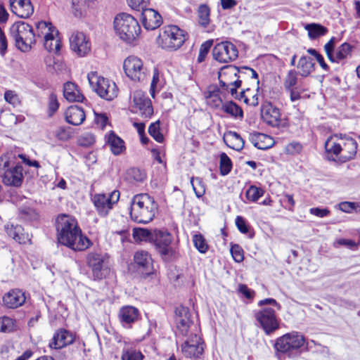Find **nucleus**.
<instances>
[{"label": "nucleus", "instance_id": "nucleus-59", "mask_svg": "<svg viewBox=\"0 0 360 360\" xmlns=\"http://www.w3.org/2000/svg\"><path fill=\"white\" fill-rule=\"evenodd\" d=\"M307 52L314 56L317 60V62L319 63L320 66L326 71L329 70V66L326 63L324 58L322 55H321L316 50L314 49H309L307 50Z\"/></svg>", "mask_w": 360, "mask_h": 360}, {"label": "nucleus", "instance_id": "nucleus-46", "mask_svg": "<svg viewBox=\"0 0 360 360\" xmlns=\"http://www.w3.org/2000/svg\"><path fill=\"white\" fill-rule=\"evenodd\" d=\"M127 179L131 181L142 182L146 179V174L139 168L129 169L127 173Z\"/></svg>", "mask_w": 360, "mask_h": 360}, {"label": "nucleus", "instance_id": "nucleus-4", "mask_svg": "<svg viewBox=\"0 0 360 360\" xmlns=\"http://www.w3.org/2000/svg\"><path fill=\"white\" fill-rule=\"evenodd\" d=\"M238 73L240 71L236 66L226 65L222 68L219 72V86L224 93H229L234 98L248 103L249 98L246 94L250 91V89L242 90L239 94L237 92V89L242 84L240 79L236 78Z\"/></svg>", "mask_w": 360, "mask_h": 360}, {"label": "nucleus", "instance_id": "nucleus-50", "mask_svg": "<svg viewBox=\"0 0 360 360\" xmlns=\"http://www.w3.org/2000/svg\"><path fill=\"white\" fill-rule=\"evenodd\" d=\"M191 184L197 198H201L205 193V188L202 180L200 178H192Z\"/></svg>", "mask_w": 360, "mask_h": 360}, {"label": "nucleus", "instance_id": "nucleus-37", "mask_svg": "<svg viewBox=\"0 0 360 360\" xmlns=\"http://www.w3.org/2000/svg\"><path fill=\"white\" fill-rule=\"evenodd\" d=\"M314 63L307 56H302L297 63V68L300 70L298 73L302 77H308L314 70Z\"/></svg>", "mask_w": 360, "mask_h": 360}, {"label": "nucleus", "instance_id": "nucleus-42", "mask_svg": "<svg viewBox=\"0 0 360 360\" xmlns=\"http://www.w3.org/2000/svg\"><path fill=\"white\" fill-rule=\"evenodd\" d=\"M126 347L123 348L122 352V360H143L144 356L140 351H137L131 347H129L127 343Z\"/></svg>", "mask_w": 360, "mask_h": 360}, {"label": "nucleus", "instance_id": "nucleus-26", "mask_svg": "<svg viewBox=\"0 0 360 360\" xmlns=\"http://www.w3.org/2000/svg\"><path fill=\"white\" fill-rule=\"evenodd\" d=\"M118 316L122 325L125 328H130L132 323L138 321L140 313L137 308L127 305L120 309Z\"/></svg>", "mask_w": 360, "mask_h": 360}, {"label": "nucleus", "instance_id": "nucleus-20", "mask_svg": "<svg viewBox=\"0 0 360 360\" xmlns=\"http://www.w3.org/2000/svg\"><path fill=\"white\" fill-rule=\"evenodd\" d=\"M71 50L79 56H86L91 50V44L83 32H74L70 37Z\"/></svg>", "mask_w": 360, "mask_h": 360}, {"label": "nucleus", "instance_id": "nucleus-6", "mask_svg": "<svg viewBox=\"0 0 360 360\" xmlns=\"http://www.w3.org/2000/svg\"><path fill=\"white\" fill-rule=\"evenodd\" d=\"M306 338L299 332L288 333L276 340L274 349L277 355L285 354L288 357L300 355L304 350Z\"/></svg>", "mask_w": 360, "mask_h": 360}, {"label": "nucleus", "instance_id": "nucleus-7", "mask_svg": "<svg viewBox=\"0 0 360 360\" xmlns=\"http://www.w3.org/2000/svg\"><path fill=\"white\" fill-rule=\"evenodd\" d=\"M0 177L6 186L19 187L23 181L22 166L6 155L0 158Z\"/></svg>", "mask_w": 360, "mask_h": 360}, {"label": "nucleus", "instance_id": "nucleus-43", "mask_svg": "<svg viewBox=\"0 0 360 360\" xmlns=\"http://www.w3.org/2000/svg\"><path fill=\"white\" fill-rule=\"evenodd\" d=\"M36 28L37 31V37H46V33L49 32H56V34H58V31L55 28L53 25L49 22L46 21H40L38 22L36 25Z\"/></svg>", "mask_w": 360, "mask_h": 360}, {"label": "nucleus", "instance_id": "nucleus-48", "mask_svg": "<svg viewBox=\"0 0 360 360\" xmlns=\"http://www.w3.org/2000/svg\"><path fill=\"white\" fill-rule=\"evenodd\" d=\"M264 191L262 188L255 186H250L246 191L245 195L249 200L255 202L264 195Z\"/></svg>", "mask_w": 360, "mask_h": 360}, {"label": "nucleus", "instance_id": "nucleus-19", "mask_svg": "<svg viewBox=\"0 0 360 360\" xmlns=\"http://www.w3.org/2000/svg\"><path fill=\"white\" fill-rule=\"evenodd\" d=\"M26 300L25 292L19 288L9 290L2 296V306L9 309L22 307Z\"/></svg>", "mask_w": 360, "mask_h": 360}, {"label": "nucleus", "instance_id": "nucleus-31", "mask_svg": "<svg viewBox=\"0 0 360 360\" xmlns=\"http://www.w3.org/2000/svg\"><path fill=\"white\" fill-rule=\"evenodd\" d=\"M5 230L8 236L20 244H25L30 241L28 233H24V229L20 225L6 224Z\"/></svg>", "mask_w": 360, "mask_h": 360}, {"label": "nucleus", "instance_id": "nucleus-58", "mask_svg": "<svg viewBox=\"0 0 360 360\" xmlns=\"http://www.w3.org/2000/svg\"><path fill=\"white\" fill-rule=\"evenodd\" d=\"M78 142L82 146L89 147L94 143L95 137L91 133H86L79 138Z\"/></svg>", "mask_w": 360, "mask_h": 360}, {"label": "nucleus", "instance_id": "nucleus-27", "mask_svg": "<svg viewBox=\"0 0 360 360\" xmlns=\"http://www.w3.org/2000/svg\"><path fill=\"white\" fill-rule=\"evenodd\" d=\"M74 342V336L65 329L58 330L53 335L51 341L49 342V347L51 349H61Z\"/></svg>", "mask_w": 360, "mask_h": 360}, {"label": "nucleus", "instance_id": "nucleus-16", "mask_svg": "<svg viewBox=\"0 0 360 360\" xmlns=\"http://www.w3.org/2000/svg\"><path fill=\"white\" fill-rule=\"evenodd\" d=\"M213 58L222 63L235 60L238 56L236 46L230 41H222L217 44L212 52Z\"/></svg>", "mask_w": 360, "mask_h": 360}, {"label": "nucleus", "instance_id": "nucleus-1", "mask_svg": "<svg viewBox=\"0 0 360 360\" xmlns=\"http://www.w3.org/2000/svg\"><path fill=\"white\" fill-rule=\"evenodd\" d=\"M175 322L178 331L186 338L181 346L182 354L191 360L202 359L205 344L200 327L191 319L188 307L180 305L176 308Z\"/></svg>", "mask_w": 360, "mask_h": 360}, {"label": "nucleus", "instance_id": "nucleus-64", "mask_svg": "<svg viewBox=\"0 0 360 360\" xmlns=\"http://www.w3.org/2000/svg\"><path fill=\"white\" fill-rule=\"evenodd\" d=\"M335 45V38L333 37L324 46V50L328 59H331L332 58V54L334 52Z\"/></svg>", "mask_w": 360, "mask_h": 360}, {"label": "nucleus", "instance_id": "nucleus-9", "mask_svg": "<svg viewBox=\"0 0 360 360\" xmlns=\"http://www.w3.org/2000/svg\"><path fill=\"white\" fill-rule=\"evenodd\" d=\"M185 40L184 31L176 25L165 26L158 38L160 46L167 50H176L180 48Z\"/></svg>", "mask_w": 360, "mask_h": 360}, {"label": "nucleus", "instance_id": "nucleus-10", "mask_svg": "<svg viewBox=\"0 0 360 360\" xmlns=\"http://www.w3.org/2000/svg\"><path fill=\"white\" fill-rule=\"evenodd\" d=\"M87 78L92 90L101 97L112 101L117 95V89L115 82L98 75L95 72L88 74Z\"/></svg>", "mask_w": 360, "mask_h": 360}, {"label": "nucleus", "instance_id": "nucleus-5", "mask_svg": "<svg viewBox=\"0 0 360 360\" xmlns=\"http://www.w3.org/2000/svg\"><path fill=\"white\" fill-rule=\"evenodd\" d=\"M114 29L120 39L127 44H132L139 37L141 29L137 20L130 14L121 13L114 19Z\"/></svg>", "mask_w": 360, "mask_h": 360}, {"label": "nucleus", "instance_id": "nucleus-51", "mask_svg": "<svg viewBox=\"0 0 360 360\" xmlns=\"http://www.w3.org/2000/svg\"><path fill=\"white\" fill-rule=\"evenodd\" d=\"M15 321L8 316L0 317V331L4 333L11 332L14 328Z\"/></svg>", "mask_w": 360, "mask_h": 360}, {"label": "nucleus", "instance_id": "nucleus-8", "mask_svg": "<svg viewBox=\"0 0 360 360\" xmlns=\"http://www.w3.org/2000/svg\"><path fill=\"white\" fill-rule=\"evenodd\" d=\"M11 36L16 47L22 52L29 51L36 43V35L31 25L23 22H16L10 28Z\"/></svg>", "mask_w": 360, "mask_h": 360}, {"label": "nucleus", "instance_id": "nucleus-57", "mask_svg": "<svg viewBox=\"0 0 360 360\" xmlns=\"http://www.w3.org/2000/svg\"><path fill=\"white\" fill-rule=\"evenodd\" d=\"M302 150V146L301 143L297 141H292L288 145H286L285 148V151L288 155H297L301 153Z\"/></svg>", "mask_w": 360, "mask_h": 360}, {"label": "nucleus", "instance_id": "nucleus-29", "mask_svg": "<svg viewBox=\"0 0 360 360\" xmlns=\"http://www.w3.org/2000/svg\"><path fill=\"white\" fill-rule=\"evenodd\" d=\"M250 141L258 149L266 150L274 144L273 138L265 134L253 132L249 134Z\"/></svg>", "mask_w": 360, "mask_h": 360}, {"label": "nucleus", "instance_id": "nucleus-45", "mask_svg": "<svg viewBox=\"0 0 360 360\" xmlns=\"http://www.w3.org/2000/svg\"><path fill=\"white\" fill-rule=\"evenodd\" d=\"M193 242L195 248L200 253H205L208 250L209 245L201 233L195 234L193 236Z\"/></svg>", "mask_w": 360, "mask_h": 360}, {"label": "nucleus", "instance_id": "nucleus-2", "mask_svg": "<svg viewBox=\"0 0 360 360\" xmlns=\"http://www.w3.org/2000/svg\"><path fill=\"white\" fill-rule=\"evenodd\" d=\"M57 238L59 243L75 251H84L92 243L82 235L77 221L69 215L62 214L56 219Z\"/></svg>", "mask_w": 360, "mask_h": 360}, {"label": "nucleus", "instance_id": "nucleus-56", "mask_svg": "<svg viewBox=\"0 0 360 360\" xmlns=\"http://www.w3.org/2000/svg\"><path fill=\"white\" fill-rule=\"evenodd\" d=\"M212 45V41H206L203 44H201L199 50V54L198 56V62L202 63L205 60L207 53L210 51V49Z\"/></svg>", "mask_w": 360, "mask_h": 360}, {"label": "nucleus", "instance_id": "nucleus-33", "mask_svg": "<svg viewBox=\"0 0 360 360\" xmlns=\"http://www.w3.org/2000/svg\"><path fill=\"white\" fill-rule=\"evenodd\" d=\"M63 96L70 102H82L84 96L80 93L75 83L68 82L64 84Z\"/></svg>", "mask_w": 360, "mask_h": 360}, {"label": "nucleus", "instance_id": "nucleus-35", "mask_svg": "<svg viewBox=\"0 0 360 360\" xmlns=\"http://www.w3.org/2000/svg\"><path fill=\"white\" fill-rule=\"evenodd\" d=\"M108 143L112 153L115 155H120L125 149L124 141L113 131H111L108 136Z\"/></svg>", "mask_w": 360, "mask_h": 360}, {"label": "nucleus", "instance_id": "nucleus-28", "mask_svg": "<svg viewBox=\"0 0 360 360\" xmlns=\"http://www.w3.org/2000/svg\"><path fill=\"white\" fill-rule=\"evenodd\" d=\"M197 22L199 26L206 30L207 32L214 30V26L211 25L210 8L207 4H200L197 10Z\"/></svg>", "mask_w": 360, "mask_h": 360}, {"label": "nucleus", "instance_id": "nucleus-32", "mask_svg": "<svg viewBox=\"0 0 360 360\" xmlns=\"http://www.w3.org/2000/svg\"><path fill=\"white\" fill-rule=\"evenodd\" d=\"M65 120L70 124L80 125L85 120V113L84 110L77 105L69 107L65 113Z\"/></svg>", "mask_w": 360, "mask_h": 360}, {"label": "nucleus", "instance_id": "nucleus-14", "mask_svg": "<svg viewBox=\"0 0 360 360\" xmlns=\"http://www.w3.org/2000/svg\"><path fill=\"white\" fill-rule=\"evenodd\" d=\"M255 317L267 335L272 334L280 328L276 311L270 307H264L256 311Z\"/></svg>", "mask_w": 360, "mask_h": 360}, {"label": "nucleus", "instance_id": "nucleus-15", "mask_svg": "<svg viewBox=\"0 0 360 360\" xmlns=\"http://www.w3.org/2000/svg\"><path fill=\"white\" fill-rule=\"evenodd\" d=\"M126 75L134 82H143L147 78V68L143 66V61L138 57L130 56L123 63Z\"/></svg>", "mask_w": 360, "mask_h": 360}, {"label": "nucleus", "instance_id": "nucleus-54", "mask_svg": "<svg viewBox=\"0 0 360 360\" xmlns=\"http://www.w3.org/2000/svg\"><path fill=\"white\" fill-rule=\"evenodd\" d=\"M207 104L213 108H221V105L224 104L221 97L218 92L213 91L210 94V96L207 97Z\"/></svg>", "mask_w": 360, "mask_h": 360}, {"label": "nucleus", "instance_id": "nucleus-60", "mask_svg": "<svg viewBox=\"0 0 360 360\" xmlns=\"http://www.w3.org/2000/svg\"><path fill=\"white\" fill-rule=\"evenodd\" d=\"M54 134L58 140L63 141L69 140L72 136L70 132L63 127H60L56 129Z\"/></svg>", "mask_w": 360, "mask_h": 360}, {"label": "nucleus", "instance_id": "nucleus-63", "mask_svg": "<svg viewBox=\"0 0 360 360\" xmlns=\"http://www.w3.org/2000/svg\"><path fill=\"white\" fill-rule=\"evenodd\" d=\"M236 225L238 229L242 233H247L249 231V226L247 224L245 219L240 216H238L236 218Z\"/></svg>", "mask_w": 360, "mask_h": 360}, {"label": "nucleus", "instance_id": "nucleus-12", "mask_svg": "<svg viewBox=\"0 0 360 360\" xmlns=\"http://www.w3.org/2000/svg\"><path fill=\"white\" fill-rule=\"evenodd\" d=\"M120 196V193L117 190L109 193H96L94 195L91 200L98 214L101 217H106L118 202Z\"/></svg>", "mask_w": 360, "mask_h": 360}, {"label": "nucleus", "instance_id": "nucleus-22", "mask_svg": "<svg viewBox=\"0 0 360 360\" xmlns=\"http://www.w3.org/2000/svg\"><path fill=\"white\" fill-rule=\"evenodd\" d=\"M341 155L340 161L345 162L354 158L357 150L356 141L349 136L340 134Z\"/></svg>", "mask_w": 360, "mask_h": 360}, {"label": "nucleus", "instance_id": "nucleus-17", "mask_svg": "<svg viewBox=\"0 0 360 360\" xmlns=\"http://www.w3.org/2000/svg\"><path fill=\"white\" fill-rule=\"evenodd\" d=\"M134 268L142 276H148L153 273V259L150 255L144 250H139L134 255Z\"/></svg>", "mask_w": 360, "mask_h": 360}, {"label": "nucleus", "instance_id": "nucleus-40", "mask_svg": "<svg viewBox=\"0 0 360 360\" xmlns=\"http://www.w3.org/2000/svg\"><path fill=\"white\" fill-rule=\"evenodd\" d=\"M304 28L307 30L309 37L311 39H315L319 37L324 36L328 32V29L326 27L316 23L307 24Z\"/></svg>", "mask_w": 360, "mask_h": 360}, {"label": "nucleus", "instance_id": "nucleus-25", "mask_svg": "<svg viewBox=\"0 0 360 360\" xmlns=\"http://www.w3.org/2000/svg\"><path fill=\"white\" fill-rule=\"evenodd\" d=\"M11 11L21 18H29L34 12L30 0H9Z\"/></svg>", "mask_w": 360, "mask_h": 360}, {"label": "nucleus", "instance_id": "nucleus-11", "mask_svg": "<svg viewBox=\"0 0 360 360\" xmlns=\"http://www.w3.org/2000/svg\"><path fill=\"white\" fill-rule=\"evenodd\" d=\"M86 264L91 270L94 280H102L110 272L109 260L106 254L89 252L86 256Z\"/></svg>", "mask_w": 360, "mask_h": 360}, {"label": "nucleus", "instance_id": "nucleus-30", "mask_svg": "<svg viewBox=\"0 0 360 360\" xmlns=\"http://www.w3.org/2000/svg\"><path fill=\"white\" fill-rule=\"evenodd\" d=\"M304 349L315 356L314 360H322L329 356V349L313 340L306 341Z\"/></svg>", "mask_w": 360, "mask_h": 360}, {"label": "nucleus", "instance_id": "nucleus-34", "mask_svg": "<svg viewBox=\"0 0 360 360\" xmlns=\"http://www.w3.org/2000/svg\"><path fill=\"white\" fill-rule=\"evenodd\" d=\"M44 46L49 52L58 53L61 47V42L58 34H56V32L46 33V37L44 38Z\"/></svg>", "mask_w": 360, "mask_h": 360}, {"label": "nucleus", "instance_id": "nucleus-24", "mask_svg": "<svg viewBox=\"0 0 360 360\" xmlns=\"http://www.w3.org/2000/svg\"><path fill=\"white\" fill-rule=\"evenodd\" d=\"M141 22L146 30H154L162 25V18L157 11L147 8L143 9Z\"/></svg>", "mask_w": 360, "mask_h": 360}, {"label": "nucleus", "instance_id": "nucleus-52", "mask_svg": "<svg viewBox=\"0 0 360 360\" xmlns=\"http://www.w3.org/2000/svg\"><path fill=\"white\" fill-rule=\"evenodd\" d=\"M20 217L27 221H33L38 219V214L37 212L30 207H23L19 211Z\"/></svg>", "mask_w": 360, "mask_h": 360}, {"label": "nucleus", "instance_id": "nucleus-47", "mask_svg": "<svg viewBox=\"0 0 360 360\" xmlns=\"http://www.w3.org/2000/svg\"><path fill=\"white\" fill-rule=\"evenodd\" d=\"M232 168V162L229 157L224 153L220 155V172L221 175L228 174Z\"/></svg>", "mask_w": 360, "mask_h": 360}, {"label": "nucleus", "instance_id": "nucleus-53", "mask_svg": "<svg viewBox=\"0 0 360 360\" xmlns=\"http://www.w3.org/2000/svg\"><path fill=\"white\" fill-rule=\"evenodd\" d=\"M59 102L54 93L50 94L48 102V115L52 117L59 108Z\"/></svg>", "mask_w": 360, "mask_h": 360}, {"label": "nucleus", "instance_id": "nucleus-41", "mask_svg": "<svg viewBox=\"0 0 360 360\" xmlns=\"http://www.w3.org/2000/svg\"><path fill=\"white\" fill-rule=\"evenodd\" d=\"M300 74L295 70H290L283 81V86L285 89H291L294 87H297L299 86V78L298 75Z\"/></svg>", "mask_w": 360, "mask_h": 360}, {"label": "nucleus", "instance_id": "nucleus-21", "mask_svg": "<svg viewBox=\"0 0 360 360\" xmlns=\"http://www.w3.org/2000/svg\"><path fill=\"white\" fill-rule=\"evenodd\" d=\"M133 102L142 116L150 117L153 114L152 102L143 91L141 90L135 91L133 94Z\"/></svg>", "mask_w": 360, "mask_h": 360}, {"label": "nucleus", "instance_id": "nucleus-44", "mask_svg": "<svg viewBox=\"0 0 360 360\" xmlns=\"http://www.w3.org/2000/svg\"><path fill=\"white\" fill-rule=\"evenodd\" d=\"M153 231L143 228H134L133 237L136 240L149 241L151 243Z\"/></svg>", "mask_w": 360, "mask_h": 360}, {"label": "nucleus", "instance_id": "nucleus-61", "mask_svg": "<svg viewBox=\"0 0 360 360\" xmlns=\"http://www.w3.org/2000/svg\"><path fill=\"white\" fill-rule=\"evenodd\" d=\"M150 0H127L128 5L134 10H141L147 8V4Z\"/></svg>", "mask_w": 360, "mask_h": 360}, {"label": "nucleus", "instance_id": "nucleus-36", "mask_svg": "<svg viewBox=\"0 0 360 360\" xmlns=\"http://www.w3.org/2000/svg\"><path fill=\"white\" fill-rule=\"evenodd\" d=\"M353 46L345 42L341 44L335 51L332 54L331 59H329L332 63H340V61L346 59L349 56H351Z\"/></svg>", "mask_w": 360, "mask_h": 360}, {"label": "nucleus", "instance_id": "nucleus-23", "mask_svg": "<svg viewBox=\"0 0 360 360\" xmlns=\"http://www.w3.org/2000/svg\"><path fill=\"white\" fill-rule=\"evenodd\" d=\"M326 158L330 161L340 160L341 155L340 134L327 139L324 144Z\"/></svg>", "mask_w": 360, "mask_h": 360}, {"label": "nucleus", "instance_id": "nucleus-3", "mask_svg": "<svg viewBox=\"0 0 360 360\" xmlns=\"http://www.w3.org/2000/svg\"><path fill=\"white\" fill-rule=\"evenodd\" d=\"M158 207V203L148 193L137 194L131 202V218L137 223L147 224L155 217Z\"/></svg>", "mask_w": 360, "mask_h": 360}, {"label": "nucleus", "instance_id": "nucleus-18", "mask_svg": "<svg viewBox=\"0 0 360 360\" xmlns=\"http://www.w3.org/2000/svg\"><path fill=\"white\" fill-rule=\"evenodd\" d=\"M262 121L273 127H277L281 122L280 110L270 102H265L261 106Z\"/></svg>", "mask_w": 360, "mask_h": 360}, {"label": "nucleus", "instance_id": "nucleus-13", "mask_svg": "<svg viewBox=\"0 0 360 360\" xmlns=\"http://www.w3.org/2000/svg\"><path fill=\"white\" fill-rule=\"evenodd\" d=\"M172 236L165 230H154L151 243L160 255L163 260L167 262L174 255V250L171 247Z\"/></svg>", "mask_w": 360, "mask_h": 360}, {"label": "nucleus", "instance_id": "nucleus-39", "mask_svg": "<svg viewBox=\"0 0 360 360\" xmlns=\"http://www.w3.org/2000/svg\"><path fill=\"white\" fill-rule=\"evenodd\" d=\"M224 140L225 142H231V145H230L229 147L236 150H240L244 147V140L240 134L236 131H229L226 134V139L225 136H224Z\"/></svg>", "mask_w": 360, "mask_h": 360}, {"label": "nucleus", "instance_id": "nucleus-38", "mask_svg": "<svg viewBox=\"0 0 360 360\" xmlns=\"http://www.w3.org/2000/svg\"><path fill=\"white\" fill-rule=\"evenodd\" d=\"M221 110L234 119L241 120L243 118L242 108L233 101H226L221 105Z\"/></svg>", "mask_w": 360, "mask_h": 360}, {"label": "nucleus", "instance_id": "nucleus-55", "mask_svg": "<svg viewBox=\"0 0 360 360\" xmlns=\"http://www.w3.org/2000/svg\"><path fill=\"white\" fill-rule=\"evenodd\" d=\"M5 101L11 104L14 107H17L20 104V100L18 94L12 90H7L4 93Z\"/></svg>", "mask_w": 360, "mask_h": 360}, {"label": "nucleus", "instance_id": "nucleus-62", "mask_svg": "<svg viewBox=\"0 0 360 360\" xmlns=\"http://www.w3.org/2000/svg\"><path fill=\"white\" fill-rule=\"evenodd\" d=\"M231 252L233 259L236 262H240L243 260V259H244L243 251L241 248H240L239 245H235L232 246V248L231 249Z\"/></svg>", "mask_w": 360, "mask_h": 360}, {"label": "nucleus", "instance_id": "nucleus-49", "mask_svg": "<svg viewBox=\"0 0 360 360\" xmlns=\"http://www.w3.org/2000/svg\"><path fill=\"white\" fill-rule=\"evenodd\" d=\"M149 134L158 142L162 143L164 140V136L160 131V122L157 121L150 124L148 127Z\"/></svg>", "mask_w": 360, "mask_h": 360}]
</instances>
